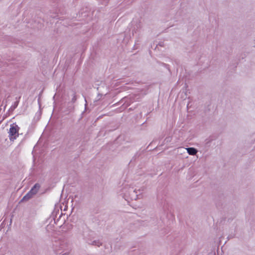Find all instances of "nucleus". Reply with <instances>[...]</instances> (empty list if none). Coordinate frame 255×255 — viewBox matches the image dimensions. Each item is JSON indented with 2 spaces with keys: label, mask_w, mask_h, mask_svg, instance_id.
Segmentation results:
<instances>
[{
  "label": "nucleus",
  "mask_w": 255,
  "mask_h": 255,
  "mask_svg": "<svg viewBox=\"0 0 255 255\" xmlns=\"http://www.w3.org/2000/svg\"><path fill=\"white\" fill-rule=\"evenodd\" d=\"M19 129V127L15 123H13L10 125L8 133V137L10 141H13L18 137Z\"/></svg>",
  "instance_id": "f257e3e1"
},
{
  "label": "nucleus",
  "mask_w": 255,
  "mask_h": 255,
  "mask_svg": "<svg viewBox=\"0 0 255 255\" xmlns=\"http://www.w3.org/2000/svg\"><path fill=\"white\" fill-rule=\"evenodd\" d=\"M141 193V191L140 189L137 190L135 189H134L132 187H130L128 191L125 193V196L129 197L131 200H136L138 198L139 195L138 194Z\"/></svg>",
  "instance_id": "f03ea898"
},
{
  "label": "nucleus",
  "mask_w": 255,
  "mask_h": 255,
  "mask_svg": "<svg viewBox=\"0 0 255 255\" xmlns=\"http://www.w3.org/2000/svg\"><path fill=\"white\" fill-rule=\"evenodd\" d=\"M40 185L36 183L31 190L22 198L21 201H27L36 194L40 188Z\"/></svg>",
  "instance_id": "7ed1b4c3"
},
{
  "label": "nucleus",
  "mask_w": 255,
  "mask_h": 255,
  "mask_svg": "<svg viewBox=\"0 0 255 255\" xmlns=\"http://www.w3.org/2000/svg\"><path fill=\"white\" fill-rule=\"evenodd\" d=\"M186 150L188 154L191 155H194L197 152V150L194 147H188L186 148Z\"/></svg>",
  "instance_id": "20e7f679"
},
{
  "label": "nucleus",
  "mask_w": 255,
  "mask_h": 255,
  "mask_svg": "<svg viewBox=\"0 0 255 255\" xmlns=\"http://www.w3.org/2000/svg\"><path fill=\"white\" fill-rule=\"evenodd\" d=\"M92 245L100 247L101 245V243L99 241H94L91 243Z\"/></svg>",
  "instance_id": "39448f33"
},
{
  "label": "nucleus",
  "mask_w": 255,
  "mask_h": 255,
  "mask_svg": "<svg viewBox=\"0 0 255 255\" xmlns=\"http://www.w3.org/2000/svg\"><path fill=\"white\" fill-rule=\"evenodd\" d=\"M76 100V94L75 93H73V98L72 99V102L73 103H74Z\"/></svg>",
  "instance_id": "423d86ee"
},
{
  "label": "nucleus",
  "mask_w": 255,
  "mask_h": 255,
  "mask_svg": "<svg viewBox=\"0 0 255 255\" xmlns=\"http://www.w3.org/2000/svg\"><path fill=\"white\" fill-rule=\"evenodd\" d=\"M18 104V101H16V102H15L14 106V108H15L17 106Z\"/></svg>",
  "instance_id": "0eeeda50"
},
{
  "label": "nucleus",
  "mask_w": 255,
  "mask_h": 255,
  "mask_svg": "<svg viewBox=\"0 0 255 255\" xmlns=\"http://www.w3.org/2000/svg\"><path fill=\"white\" fill-rule=\"evenodd\" d=\"M61 246H62V247H61L60 248H61V249H63V248H64V247H63V246H64V245H62Z\"/></svg>",
  "instance_id": "6e6552de"
},
{
  "label": "nucleus",
  "mask_w": 255,
  "mask_h": 255,
  "mask_svg": "<svg viewBox=\"0 0 255 255\" xmlns=\"http://www.w3.org/2000/svg\"><path fill=\"white\" fill-rule=\"evenodd\" d=\"M63 255H67L66 254H63Z\"/></svg>",
  "instance_id": "1a4fd4ad"
}]
</instances>
